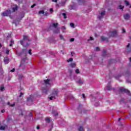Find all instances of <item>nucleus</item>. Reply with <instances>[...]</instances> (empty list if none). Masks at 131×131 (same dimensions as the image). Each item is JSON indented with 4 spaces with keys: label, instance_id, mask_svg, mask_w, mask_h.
Listing matches in <instances>:
<instances>
[{
    "label": "nucleus",
    "instance_id": "7",
    "mask_svg": "<svg viewBox=\"0 0 131 131\" xmlns=\"http://www.w3.org/2000/svg\"><path fill=\"white\" fill-rule=\"evenodd\" d=\"M9 61H10V58H9V57L8 56H7L4 58V62L5 63V64H6V65L9 64Z\"/></svg>",
    "mask_w": 131,
    "mask_h": 131
},
{
    "label": "nucleus",
    "instance_id": "44",
    "mask_svg": "<svg viewBox=\"0 0 131 131\" xmlns=\"http://www.w3.org/2000/svg\"><path fill=\"white\" fill-rule=\"evenodd\" d=\"M23 66V67H25V66L23 64V63H21L19 65V67H21Z\"/></svg>",
    "mask_w": 131,
    "mask_h": 131
},
{
    "label": "nucleus",
    "instance_id": "61",
    "mask_svg": "<svg viewBox=\"0 0 131 131\" xmlns=\"http://www.w3.org/2000/svg\"><path fill=\"white\" fill-rule=\"evenodd\" d=\"M119 77H120V76L117 77L116 78V79H119Z\"/></svg>",
    "mask_w": 131,
    "mask_h": 131
},
{
    "label": "nucleus",
    "instance_id": "23",
    "mask_svg": "<svg viewBox=\"0 0 131 131\" xmlns=\"http://www.w3.org/2000/svg\"><path fill=\"white\" fill-rule=\"evenodd\" d=\"M6 129V127L4 126H1L0 127V130H5Z\"/></svg>",
    "mask_w": 131,
    "mask_h": 131
},
{
    "label": "nucleus",
    "instance_id": "16",
    "mask_svg": "<svg viewBox=\"0 0 131 131\" xmlns=\"http://www.w3.org/2000/svg\"><path fill=\"white\" fill-rule=\"evenodd\" d=\"M70 66L72 68H75L76 67V63L75 62H72L70 64Z\"/></svg>",
    "mask_w": 131,
    "mask_h": 131
},
{
    "label": "nucleus",
    "instance_id": "28",
    "mask_svg": "<svg viewBox=\"0 0 131 131\" xmlns=\"http://www.w3.org/2000/svg\"><path fill=\"white\" fill-rule=\"evenodd\" d=\"M59 37L61 40H65V39H64V37L62 35H60Z\"/></svg>",
    "mask_w": 131,
    "mask_h": 131
},
{
    "label": "nucleus",
    "instance_id": "13",
    "mask_svg": "<svg viewBox=\"0 0 131 131\" xmlns=\"http://www.w3.org/2000/svg\"><path fill=\"white\" fill-rule=\"evenodd\" d=\"M101 40H102V41H104V40H106L107 41V42H108V38H107V37H105L102 36L101 37Z\"/></svg>",
    "mask_w": 131,
    "mask_h": 131
},
{
    "label": "nucleus",
    "instance_id": "33",
    "mask_svg": "<svg viewBox=\"0 0 131 131\" xmlns=\"http://www.w3.org/2000/svg\"><path fill=\"white\" fill-rule=\"evenodd\" d=\"M59 32H60V31H59V29H58L57 30L54 31V33H59Z\"/></svg>",
    "mask_w": 131,
    "mask_h": 131
},
{
    "label": "nucleus",
    "instance_id": "19",
    "mask_svg": "<svg viewBox=\"0 0 131 131\" xmlns=\"http://www.w3.org/2000/svg\"><path fill=\"white\" fill-rule=\"evenodd\" d=\"M0 91L1 92H4V91H5V86H4V85H1V88H0Z\"/></svg>",
    "mask_w": 131,
    "mask_h": 131
},
{
    "label": "nucleus",
    "instance_id": "12",
    "mask_svg": "<svg viewBox=\"0 0 131 131\" xmlns=\"http://www.w3.org/2000/svg\"><path fill=\"white\" fill-rule=\"evenodd\" d=\"M78 2L79 5H83L85 3V1L83 0H78Z\"/></svg>",
    "mask_w": 131,
    "mask_h": 131
},
{
    "label": "nucleus",
    "instance_id": "63",
    "mask_svg": "<svg viewBox=\"0 0 131 131\" xmlns=\"http://www.w3.org/2000/svg\"><path fill=\"white\" fill-rule=\"evenodd\" d=\"M120 120H121V118H119V119H118V121H120Z\"/></svg>",
    "mask_w": 131,
    "mask_h": 131
},
{
    "label": "nucleus",
    "instance_id": "14",
    "mask_svg": "<svg viewBox=\"0 0 131 131\" xmlns=\"http://www.w3.org/2000/svg\"><path fill=\"white\" fill-rule=\"evenodd\" d=\"M77 83L83 84V79H79L77 81Z\"/></svg>",
    "mask_w": 131,
    "mask_h": 131
},
{
    "label": "nucleus",
    "instance_id": "41",
    "mask_svg": "<svg viewBox=\"0 0 131 131\" xmlns=\"http://www.w3.org/2000/svg\"><path fill=\"white\" fill-rule=\"evenodd\" d=\"M36 6V4H34L33 5H32L31 6V9H33V8H34V7H35Z\"/></svg>",
    "mask_w": 131,
    "mask_h": 131
},
{
    "label": "nucleus",
    "instance_id": "43",
    "mask_svg": "<svg viewBox=\"0 0 131 131\" xmlns=\"http://www.w3.org/2000/svg\"><path fill=\"white\" fill-rule=\"evenodd\" d=\"M30 117H32L33 116L32 115V112H30V114L29 115Z\"/></svg>",
    "mask_w": 131,
    "mask_h": 131
},
{
    "label": "nucleus",
    "instance_id": "36",
    "mask_svg": "<svg viewBox=\"0 0 131 131\" xmlns=\"http://www.w3.org/2000/svg\"><path fill=\"white\" fill-rule=\"evenodd\" d=\"M39 14H45V11L40 10L39 11Z\"/></svg>",
    "mask_w": 131,
    "mask_h": 131
},
{
    "label": "nucleus",
    "instance_id": "17",
    "mask_svg": "<svg viewBox=\"0 0 131 131\" xmlns=\"http://www.w3.org/2000/svg\"><path fill=\"white\" fill-rule=\"evenodd\" d=\"M44 82H45V84L50 85V79H47L46 80H44Z\"/></svg>",
    "mask_w": 131,
    "mask_h": 131
},
{
    "label": "nucleus",
    "instance_id": "18",
    "mask_svg": "<svg viewBox=\"0 0 131 131\" xmlns=\"http://www.w3.org/2000/svg\"><path fill=\"white\" fill-rule=\"evenodd\" d=\"M12 10L13 12H15V11H17V10H18V6L15 5L14 7L12 8Z\"/></svg>",
    "mask_w": 131,
    "mask_h": 131
},
{
    "label": "nucleus",
    "instance_id": "52",
    "mask_svg": "<svg viewBox=\"0 0 131 131\" xmlns=\"http://www.w3.org/2000/svg\"><path fill=\"white\" fill-rule=\"evenodd\" d=\"M37 129H39L40 128V126L39 125L37 126L36 127Z\"/></svg>",
    "mask_w": 131,
    "mask_h": 131
},
{
    "label": "nucleus",
    "instance_id": "50",
    "mask_svg": "<svg viewBox=\"0 0 131 131\" xmlns=\"http://www.w3.org/2000/svg\"><path fill=\"white\" fill-rule=\"evenodd\" d=\"M50 11L51 13H52V12H54V9H53V8H51L50 9Z\"/></svg>",
    "mask_w": 131,
    "mask_h": 131
},
{
    "label": "nucleus",
    "instance_id": "42",
    "mask_svg": "<svg viewBox=\"0 0 131 131\" xmlns=\"http://www.w3.org/2000/svg\"><path fill=\"white\" fill-rule=\"evenodd\" d=\"M96 51H100V48L99 47H96Z\"/></svg>",
    "mask_w": 131,
    "mask_h": 131
},
{
    "label": "nucleus",
    "instance_id": "24",
    "mask_svg": "<svg viewBox=\"0 0 131 131\" xmlns=\"http://www.w3.org/2000/svg\"><path fill=\"white\" fill-rule=\"evenodd\" d=\"M18 77L19 78V80H22V79L23 78V74H19L18 75Z\"/></svg>",
    "mask_w": 131,
    "mask_h": 131
},
{
    "label": "nucleus",
    "instance_id": "46",
    "mask_svg": "<svg viewBox=\"0 0 131 131\" xmlns=\"http://www.w3.org/2000/svg\"><path fill=\"white\" fill-rule=\"evenodd\" d=\"M53 3H58V0H52Z\"/></svg>",
    "mask_w": 131,
    "mask_h": 131
},
{
    "label": "nucleus",
    "instance_id": "5",
    "mask_svg": "<svg viewBox=\"0 0 131 131\" xmlns=\"http://www.w3.org/2000/svg\"><path fill=\"white\" fill-rule=\"evenodd\" d=\"M10 14H11V10H7L6 11L2 13L1 15L2 17H6L9 16Z\"/></svg>",
    "mask_w": 131,
    "mask_h": 131
},
{
    "label": "nucleus",
    "instance_id": "55",
    "mask_svg": "<svg viewBox=\"0 0 131 131\" xmlns=\"http://www.w3.org/2000/svg\"><path fill=\"white\" fill-rule=\"evenodd\" d=\"M10 107H14L15 106V104H12L10 105Z\"/></svg>",
    "mask_w": 131,
    "mask_h": 131
},
{
    "label": "nucleus",
    "instance_id": "11",
    "mask_svg": "<svg viewBox=\"0 0 131 131\" xmlns=\"http://www.w3.org/2000/svg\"><path fill=\"white\" fill-rule=\"evenodd\" d=\"M106 90H107V91H111V90H115V89L112 88V87H111V86H110V85H107V86L106 87Z\"/></svg>",
    "mask_w": 131,
    "mask_h": 131
},
{
    "label": "nucleus",
    "instance_id": "35",
    "mask_svg": "<svg viewBox=\"0 0 131 131\" xmlns=\"http://www.w3.org/2000/svg\"><path fill=\"white\" fill-rule=\"evenodd\" d=\"M124 100V99L122 98V99H121V100L120 101V103L121 104L122 103H124V104H125L126 102H123Z\"/></svg>",
    "mask_w": 131,
    "mask_h": 131
},
{
    "label": "nucleus",
    "instance_id": "39",
    "mask_svg": "<svg viewBox=\"0 0 131 131\" xmlns=\"http://www.w3.org/2000/svg\"><path fill=\"white\" fill-rule=\"evenodd\" d=\"M70 26H71V27H72V28H74V24H73V23H71L70 24Z\"/></svg>",
    "mask_w": 131,
    "mask_h": 131
},
{
    "label": "nucleus",
    "instance_id": "40",
    "mask_svg": "<svg viewBox=\"0 0 131 131\" xmlns=\"http://www.w3.org/2000/svg\"><path fill=\"white\" fill-rule=\"evenodd\" d=\"M6 55H9V54H10V50H6Z\"/></svg>",
    "mask_w": 131,
    "mask_h": 131
},
{
    "label": "nucleus",
    "instance_id": "62",
    "mask_svg": "<svg viewBox=\"0 0 131 131\" xmlns=\"http://www.w3.org/2000/svg\"><path fill=\"white\" fill-rule=\"evenodd\" d=\"M20 115H21V116H23V112H21Z\"/></svg>",
    "mask_w": 131,
    "mask_h": 131
},
{
    "label": "nucleus",
    "instance_id": "64",
    "mask_svg": "<svg viewBox=\"0 0 131 131\" xmlns=\"http://www.w3.org/2000/svg\"><path fill=\"white\" fill-rule=\"evenodd\" d=\"M56 7H59V4H57L56 5Z\"/></svg>",
    "mask_w": 131,
    "mask_h": 131
},
{
    "label": "nucleus",
    "instance_id": "49",
    "mask_svg": "<svg viewBox=\"0 0 131 131\" xmlns=\"http://www.w3.org/2000/svg\"><path fill=\"white\" fill-rule=\"evenodd\" d=\"M74 39H75L74 38H71L70 39V41L72 42V41H73L74 40Z\"/></svg>",
    "mask_w": 131,
    "mask_h": 131
},
{
    "label": "nucleus",
    "instance_id": "2",
    "mask_svg": "<svg viewBox=\"0 0 131 131\" xmlns=\"http://www.w3.org/2000/svg\"><path fill=\"white\" fill-rule=\"evenodd\" d=\"M58 93H59L58 90L53 91L51 97H49L50 100H52L53 99H56V96H58Z\"/></svg>",
    "mask_w": 131,
    "mask_h": 131
},
{
    "label": "nucleus",
    "instance_id": "1",
    "mask_svg": "<svg viewBox=\"0 0 131 131\" xmlns=\"http://www.w3.org/2000/svg\"><path fill=\"white\" fill-rule=\"evenodd\" d=\"M23 39L20 40V43L24 48H26V47H28L30 44V40H29V38H28L27 35H25L23 36Z\"/></svg>",
    "mask_w": 131,
    "mask_h": 131
},
{
    "label": "nucleus",
    "instance_id": "22",
    "mask_svg": "<svg viewBox=\"0 0 131 131\" xmlns=\"http://www.w3.org/2000/svg\"><path fill=\"white\" fill-rule=\"evenodd\" d=\"M124 3L126 7L129 6V2H128V1H127V0H124Z\"/></svg>",
    "mask_w": 131,
    "mask_h": 131
},
{
    "label": "nucleus",
    "instance_id": "34",
    "mask_svg": "<svg viewBox=\"0 0 131 131\" xmlns=\"http://www.w3.org/2000/svg\"><path fill=\"white\" fill-rule=\"evenodd\" d=\"M26 52H27V49H23L22 50V53H26Z\"/></svg>",
    "mask_w": 131,
    "mask_h": 131
},
{
    "label": "nucleus",
    "instance_id": "25",
    "mask_svg": "<svg viewBox=\"0 0 131 131\" xmlns=\"http://www.w3.org/2000/svg\"><path fill=\"white\" fill-rule=\"evenodd\" d=\"M66 2H67V0H66L65 1H63L61 2V6H63L66 4Z\"/></svg>",
    "mask_w": 131,
    "mask_h": 131
},
{
    "label": "nucleus",
    "instance_id": "4",
    "mask_svg": "<svg viewBox=\"0 0 131 131\" xmlns=\"http://www.w3.org/2000/svg\"><path fill=\"white\" fill-rule=\"evenodd\" d=\"M33 101H34V96H33V95H30L29 97L27 98V103H29V102L33 103Z\"/></svg>",
    "mask_w": 131,
    "mask_h": 131
},
{
    "label": "nucleus",
    "instance_id": "60",
    "mask_svg": "<svg viewBox=\"0 0 131 131\" xmlns=\"http://www.w3.org/2000/svg\"><path fill=\"white\" fill-rule=\"evenodd\" d=\"M13 46V44L10 43V44L9 45V47H12Z\"/></svg>",
    "mask_w": 131,
    "mask_h": 131
},
{
    "label": "nucleus",
    "instance_id": "6",
    "mask_svg": "<svg viewBox=\"0 0 131 131\" xmlns=\"http://www.w3.org/2000/svg\"><path fill=\"white\" fill-rule=\"evenodd\" d=\"M115 35H117V31L115 30L113 31L112 32H111L110 33V37H114Z\"/></svg>",
    "mask_w": 131,
    "mask_h": 131
},
{
    "label": "nucleus",
    "instance_id": "32",
    "mask_svg": "<svg viewBox=\"0 0 131 131\" xmlns=\"http://www.w3.org/2000/svg\"><path fill=\"white\" fill-rule=\"evenodd\" d=\"M62 16H63L64 19H66L67 18V16L66 15V13H62Z\"/></svg>",
    "mask_w": 131,
    "mask_h": 131
},
{
    "label": "nucleus",
    "instance_id": "27",
    "mask_svg": "<svg viewBox=\"0 0 131 131\" xmlns=\"http://www.w3.org/2000/svg\"><path fill=\"white\" fill-rule=\"evenodd\" d=\"M106 54H107V51H106V50H104L103 51V56H106V55H107Z\"/></svg>",
    "mask_w": 131,
    "mask_h": 131
},
{
    "label": "nucleus",
    "instance_id": "54",
    "mask_svg": "<svg viewBox=\"0 0 131 131\" xmlns=\"http://www.w3.org/2000/svg\"><path fill=\"white\" fill-rule=\"evenodd\" d=\"M82 97L83 98V99H85V95H84V94H82Z\"/></svg>",
    "mask_w": 131,
    "mask_h": 131
},
{
    "label": "nucleus",
    "instance_id": "38",
    "mask_svg": "<svg viewBox=\"0 0 131 131\" xmlns=\"http://www.w3.org/2000/svg\"><path fill=\"white\" fill-rule=\"evenodd\" d=\"M57 26H58V23L53 24V27H54V28H56V27H57Z\"/></svg>",
    "mask_w": 131,
    "mask_h": 131
},
{
    "label": "nucleus",
    "instance_id": "30",
    "mask_svg": "<svg viewBox=\"0 0 131 131\" xmlns=\"http://www.w3.org/2000/svg\"><path fill=\"white\" fill-rule=\"evenodd\" d=\"M75 71V73H77V74H79L80 72L78 69H76Z\"/></svg>",
    "mask_w": 131,
    "mask_h": 131
},
{
    "label": "nucleus",
    "instance_id": "48",
    "mask_svg": "<svg viewBox=\"0 0 131 131\" xmlns=\"http://www.w3.org/2000/svg\"><path fill=\"white\" fill-rule=\"evenodd\" d=\"M122 30L123 33H124L125 32V30L124 29V28H122Z\"/></svg>",
    "mask_w": 131,
    "mask_h": 131
},
{
    "label": "nucleus",
    "instance_id": "37",
    "mask_svg": "<svg viewBox=\"0 0 131 131\" xmlns=\"http://www.w3.org/2000/svg\"><path fill=\"white\" fill-rule=\"evenodd\" d=\"M31 49H29L28 51V54H29V55H32V52Z\"/></svg>",
    "mask_w": 131,
    "mask_h": 131
},
{
    "label": "nucleus",
    "instance_id": "31",
    "mask_svg": "<svg viewBox=\"0 0 131 131\" xmlns=\"http://www.w3.org/2000/svg\"><path fill=\"white\" fill-rule=\"evenodd\" d=\"M69 73L70 74H72V72H73V70L72 69H69L68 70Z\"/></svg>",
    "mask_w": 131,
    "mask_h": 131
},
{
    "label": "nucleus",
    "instance_id": "45",
    "mask_svg": "<svg viewBox=\"0 0 131 131\" xmlns=\"http://www.w3.org/2000/svg\"><path fill=\"white\" fill-rule=\"evenodd\" d=\"M88 40H94V38L93 37H90V39H88Z\"/></svg>",
    "mask_w": 131,
    "mask_h": 131
},
{
    "label": "nucleus",
    "instance_id": "59",
    "mask_svg": "<svg viewBox=\"0 0 131 131\" xmlns=\"http://www.w3.org/2000/svg\"><path fill=\"white\" fill-rule=\"evenodd\" d=\"M111 62H112V60H111L110 62H108V64L110 65L111 64Z\"/></svg>",
    "mask_w": 131,
    "mask_h": 131
},
{
    "label": "nucleus",
    "instance_id": "56",
    "mask_svg": "<svg viewBox=\"0 0 131 131\" xmlns=\"http://www.w3.org/2000/svg\"><path fill=\"white\" fill-rule=\"evenodd\" d=\"M45 16H49V13H48V12H45Z\"/></svg>",
    "mask_w": 131,
    "mask_h": 131
},
{
    "label": "nucleus",
    "instance_id": "8",
    "mask_svg": "<svg viewBox=\"0 0 131 131\" xmlns=\"http://www.w3.org/2000/svg\"><path fill=\"white\" fill-rule=\"evenodd\" d=\"M105 11H102L101 13V16H99L98 17V19L99 20H101V19H102L103 18V16H105Z\"/></svg>",
    "mask_w": 131,
    "mask_h": 131
},
{
    "label": "nucleus",
    "instance_id": "10",
    "mask_svg": "<svg viewBox=\"0 0 131 131\" xmlns=\"http://www.w3.org/2000/svg\"><path fill=\"white\" fill-rule=\"evenodd\" d=\"M76 8V6H75V5H70L69 7V10H74Z\"/></svg>",
    "mask_w": 131,
    "mask_h": 131
},
{
    "label": "nucleus",
    "instance_id": "47",
    "mask_svg": "<svg viewBox=\"0 0 131 131\" xmlns=\"http://www.w3.org/2000/svg\"><path fill=\"white\" fill-rule=\"evenodd\" d=\"M10 72H15V68H13V70H10Z\"/></svg>",
    "mask_w": 131,
    "mask_h": 131
},
{
    "label": "nucleus",
    "instance_id": "21",
    "mask_svg": "<svg viewBox=\"0 0 131 131\" xmlns=\"http://www.w3.org/2000/svg\"><path fill=\"white\" fill-rule=\"evenodd\" d=\"M78 131H84V129L83 128V127L82 126H81L78 128Z\"/></svg>",
    "mask_w": 131,
    "mask_h": 131
},
{
    "label": "nucleus",
    "instance_id": "26",
    "mask_svg": "<svg viewBox=\"0 0 131 131\" xmlns=\"http://www.w3.org/2000/svg\"><path fill=\"white\" fill-rule=\"evenodd\" d=\"M119 8L120 10H123V9H124V6L119 5Z\"/></svg>",
    "mask_w": 131,
    "mask_h": 131
},
{
    "label": "nucleus",
    "instance_id": "57",
    "mask_svg": "<svg viewBox=\"0 0 131 131\" xmlns=\"http://www.w3.org/2000/svg\"><path fill=\"white\" fill-rule=\"evenodd\" d=\"M2 113H5V110H2L1 111Z\"/></svg>",
    "mask_w": 131,
    "mask_h": 131
},
{
    "label": "nucleus",
    "instance_id": "53",
    "mask_svg": "<svg viewBox=\"0 0 131 131\" xmlns=\"http://www.w3.org/2000/svg\"><path fill=\"white\" fill-rule=\"evenodd\" d=\"M22 96H23V93L20 92V95H19V97H22Z\"/></svg>",
    "mask_w": 131,
    "mask_h": 131
},
{
    "label": "nucleus",
    "instance_id": "51",
    "mask_svg": "<svg viewBox=\"0 0 131 131\" xmlns=\"http://www.w3.org/2000/svg\"><path fill=\"white\" fill-rule=\"evenodd\" d=\"M10 43H12V45H14V40H11L10 41Z\"/></svg>",
    "mask_w": 131,
    "mask_h": 131
},
{
    "label": "nucleus",
    "instance_id": "58",
    "mask_svg": "<svg viewBox=\"0 0 131 131\" xmlns=\"http://www.w3.org/2000/svg\"><path fill=\"white\" fill-rule=\"evenodd\" d=\"M129 46H130V43H128V45H127L126 47L127 48H129Z\"/></svg>",
    "mask_w": 131,
    "mask_h": 131
},
{
    "label": "nucleus",
    "instance_id": "29",
    "mask_svg": "<svg viewBox=\"0 0 131 131\" xmlns=\"http://www.w3.org/2000/svg\"><path fill=\"white\" fill-rule=\"evenodd\" d=\"M73 61V58H70L67 60V62L69 63V62H72Z\"/></svg>",
    "mask_w": 131,
    "mask_h": 131
},
{
    "label": "nucleus",
    "instance_id": "9",
    "mask_svg": "<svg viewBox=\"0 0 131 131\" xmlns=\"http://www.w3.org/2000/svg\"><path fill=\"white\" fill-rule=\"evenodd\" d=\"M123 18L125 20H128L129 18H130V16H129V14H125L123 15Z\"/></svg>",
    "mask_w": 131,
    "mask_h": 131
},
{
    "label": "nucleus",
    "instance_id": "20",
    "mask_svg": "<svg viewBox=\"0 0 131 131\" xmlns=\"http://www.w3.org/2000/svg\"><path fill=\"white\" fill-rule=\"evenodd\" d=\"M45 121L48 122V123H50V122H51V119L50 118H46Z\"/></svg>",
    "mask_w": 131,
    "mask_h": 131
},
{
    "label": "nucleus",
    "instance_id": "15",
    "mask_svg": "<svg viewBox=\"0 0 131 131\" xmlns=\"http://www.w3.org/2000/svg\"><path fill=\"white\" fill-rule=\"evenodd\" d=\"M42 93H43L44 94H48V92H49V91L48 90V89H46V88H42Z\"/></svg>",
    "mask_w": 131,
    "mask_h": 131
},
{
    "label": "nucleus",
    "instance_id": "3",
    "mask_svg": "<svg viewBox=\"0 0 131 131\" xmlns=\"http://www.w3.org/2000/svg\"><path fill=\"white\" fill-rule=\"evenodd\" d=\"M119 91L120 93H126L127 95H130V91L123 88H119Z\"/></svg>",
    "mask_w": 131,
    "mask_h": 131
}]
</instances>
